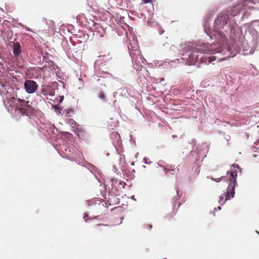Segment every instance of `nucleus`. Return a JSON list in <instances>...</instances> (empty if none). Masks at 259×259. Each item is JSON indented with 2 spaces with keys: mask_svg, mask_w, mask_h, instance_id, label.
Returning a JSON list of instances; mask_svg holds the SVG:
<instances>
[{
  "mask_svg": "<svg viewBox=\"0 0 259 259\" xmlns=\"http://www.w3.org/2000/svg\"><path fill=\"white\" fill-rule=\"evenodd\" d=\"M205 47L204 46L191 48L190 50L183 54L182 59L184 61H186V63L189 65L194 64L199 58V55L197 54L199 52H201L206 55L201 57V62L207 64H209L210 63L209 47L207 46L206 49H204Z\"/></svg>",
  "mask_w": 259,
  "mask_h": 259,
  "instance_id": "nucleus-1",
  "label": "nucleus"
},
{
  "mask_svg": "<svg viewBox=\"0 0 259 259\" xmlns=\"http://www.w3.org/2000/svg\"><path fill=\"white\" fill-rule=\"evenodd\" d=\"M238 169H239L238 165L234 164L232 165L230 170L227 172V178L228 179L229 184L226 192L220 196L219 202L221 205L224 204L226 201L234 196L235 188L237 185Z\"/></svg>",
  "mask_w": 259,
  "mask_h": 259,
  "instance_id": "nucleus-2",
  "label": "nucleus"
},
{
  "mask_svg": "<svg viewBox=\"0 0 259 259\" xmlns=\"http://www.w3.org/2000/svg\"><path fill=\"white\" fill-rule=\"evenodd\" d=\"M254 4V3L251 0H244L232 8L230 15L232 16H236L240 13L242 9L244 10H251L253 8V5Z\"/></svg>",
  "mask_w": 259,
  "mask_h": 259,
  "instance_id": "nucleus-3",
  "label": "nucleus"
},
{
  "mask_svg": "<svg viewBox=\"0 0 259 259\" xmlns=\"http://www.w3.org/2000/svg\"><path fill=\"white\" fill-rule=\"evenodd\" d=\"M29 103V102L28 101L18 98L17 100V107L21 106L22 108L20 109L21 112H23L24 114L27 115L28 113L31 112L32 110V107Z\"/></svg>",
  "mask_w": 259,
  "mask_h": 259,
  "instance_id": "nucleus-4",
  "label": "nucleus"
},
{
  "mask_svg": "<svg viewBox=\"0 0 259 259\" xmlns=\"http://www.w3.org/2000/svg\"><path fill=\"white\" fill-rule=\"evenodd\" d=\"M24 85L26 92L29 94L34 93L38 87L36 82L32 80H26Z\"/></svg>",
  "mask_w": 259,
  "mask_h": 259,
  "instance_id": "nucleus-5",
  "label": "nucleus"
},
{
  "mask_svg": "<svg viewBox=\"0 0 259 259\" xmlns=\"http://www.w3.org/2000/svg\"><path fill=\"white\" fill-rule=\"evenodd\" d=\"M229 19V15L225 14V15L219 16L214 21V27L216 29L223 28L227 23Z\"/></svg>",
  "mask_w": 259,
  "mask_h": 259,
  "instance_id": "nucleus-6",
  "label": "nucleus"
},
{
  "mask_svg": "<svg viewBox=\"0 0 259 259\" xmlns=\"http://www.w3.org/2000/svg\"><path fill=\"white\" fill-rule=\"evenodd\" d=\"M229 19V15L225 14V15L219 16L214 21V27L216 29L223 28L227 23Z\"/></svg>",
  "mask_w": 259,
  "mask_h": 259,
  "instance_id": "nucleus-7",
  "label": "nucleus"
},
{
  "mask_svg": "<svg viewBox=\"0 0 259 259\" xmlns=\"http://www.w3.org/2000/svg\"><path fill=\"white\" fill-rule=\"evenodd\" d=\"M68 122L69 124L72 125V127L74 128V132L78 135L79 137H83L84 136V132L78 124L73 119H70L68 120Z\"/></svg>",
  "mask_w": 259,
  "mask_h": 259,
  "instance_id": "nucleus-8",
  "label": "nucleus"
},
{
  "mask_svg": "<svg viewBox=\"0 0 259 259\" xmlns=\"http://www.w3.org/2000/svg\"><path fill=\"white\" fill-rule=\"evenodd\" d=\"M41 93L45 96H53L55 94V90L53 87L51 85L43 86L41 89Z\"/></svg>",
  "mask_w": 259,
  "mask_h": 259,
  "instance_id": "nucleus-9",
  "label": "nucleus"
},
{
  "mask_svg": "<svg viewBox=\"0 0 259 259\" xmlns=\"http://www.w3.org/2000/svg\"><path fill=\"white\" fill-rule=\"evenodd\" d=\"M222 44L216 45V44H211V54H215L217 53H221L224 51L223 49Z\"/></svg>",
  "mask_w": 259,
  "mask_h": 259,
  "instance_id": "nucleus-10",
  "label": "nucleus"
},
{
  "mask_svg": "<svg viewBox=\"0 0 259 259\" xmlns=\"http://www.w3.org/2000/svg\"><path fill=\"white\" fill-rule=\"evenodd\" d=\"M21 53V46L19 42H16L13 44V53L15 57H18Z\"/></svg>",
  "mask_w": 259,
  "mask_h": 259,
  "instance_id": "nucleus-11",
  "label": "nucleus"
},
{
  "mask_svg": "<svg viewBox=\"0 0 259 259\" xmlns=\"http://www.w3.org/2000/svg\"><path fill=\"white\" fill-rule=\"evenodd\" d=\"M208 18H207V20H205V21L204 24V30L205 32L207 33L208 36H210V30L209 28V24L208 23Z\"/></svg>",
  "mask_w": 259,
  "mask_h": 259,
  "instance_id": "nucleus-12",
  "label": "nucleus"
},
{
  "mask_svg": "<svg viewBox=\"0 0 259 259\" xmlns=\"http://www.w3.org/2000/svg\"><path fill=\"white\" fill-rule=\"evenodd\" d=\"M18 98L17 97H10L8 99V103H10L11 105H14V106L17 107V100Z\"/></svg>",
  "mask_w": 259,
  "mask_h": 259,
  "instance_id": "nucleus-13",
  "label": "nucleus"
},
{
  "mask_svg": "<svg viewBox=\"0 0 259 259\" xmlns=\"http://www.w3.org/2000/svg\"><path fill=\"white\" fill-rule=\"evenodd\" d=\"M223 176L221 175H217L214 172V176H211V180L215 181L216 182H219L221 181Z\"/></svg>",
  "mask_w": 259,
  "mask_h": 259,
  "instance_id": "nucleus-14",
  "label": "nucleus"
},
{
  "mask_svg": "<svg viewBox=\"0 0 259 259\" xmlns=\"http://www.w3.org/2000/svg\"><path fill=\"white\" fill-rule=\"evenodd\" d=\"M99 97L101 100H105L106 99L105 94L102 91L100 92Z\"/></svg>",
  "mask_w": 259,
  "mask_h": 259,
  "instance_id": "nucleus-15",
  "label": "nucleus"
},
{
  "mask_svg": "<svg viewBox=\"0 0 259 259\" xmlns=\"http://www.w3.org/2000/svg\"><path fill=\"white\" fill-rule=\"evenodd\" d=\"M73 110L72 109V108H68V109H67L66 110V114L68 116H70L71 115L70 114L71 113H73Z\"/></svg>",
  "mask_w": 259,
  "mask_h": 259,
  "instance_id": "nucleus-16",
  "label": "nucleus"
},
{
  "mask_svg": "<svg viewBox=\"0 0 259 259\" xmlns=\"http://www.w3.org/2000/svg\"><path fill=\"white\" fill-rule=\"evenodd\" d=\"M52 107L56 110L60 109V108L57 105H53Z\"/></svg>",
  "mask_w": 259,
  "mask_h": 259,
  "instance_id": "nucleus-17",
  "label": "nucleus"
},
{
  "mask_svg": "<svg viewBox=\"0 0 259 259\" xmlns=\"http://www.w3.org/2000/svg\"><path fill=\"white\" fill-rule=\"evenodd\" d=\"M152 0H142L144 4H147L151 2Z\"/></svg>",
  "mask_w": 259,
  "mask_h": 259,
  "instance_id": "nucleus-18",
  "label": "nucleus"
},
{
  "mask_svg": "<svg viewBox=\"0 0 259 259\" xmlns=\"http://www.w3.org/2000/svg\"><path fill=\"white\" fill-rule=\"evenodd\" d=\"M98 226H104V227H107L108 226L107 225H104V224H99L97 225Z\"/></svg>",
  "mask_w": 259,
  "mask_h": 259,
  "instance_id": "nucleus-19",
  "label": "nucleus"
},
{
  "mask_svg": "<svg viewBox=\"0 0 259 259\" xmlns=\"http://www.w3.org/2000/svg\"><path fill=\"white\" fill-rule=\"evenodd\" d=\"M215 60V57H213V56H211V62L214 61Z\"/></svg>",
  "mask_w": 259,
  "mask_h": 259,
  "instance_id": "nucleus-20",
  "label": "nucleus"
},
{
  "mask_svg": "<svg viewBox=\"0 0 259 259\" xmlns=\"http://www.w3.org/2000/svg\"><path fill=\"white\" fill-rule=\"evenodd\" d=\"M144 160L145 162L146 163H148V161H147V158H144Z\"/></svg>",
  "mask_w": 259,
  "mask_h": 259,
  "instance_id": "nucleus-21",
  "label": "nucleus"
},
{
  "mask_svg": "<svg viewBox=\"0 0 259 259\" xmlns=\"http://www.w3.org/2000/svg\"><path fill=\"white\" fill-rule=\"evenodd\" d=\"M148 227L150 228V229H151L152 228V226L151 225H148Z\"/></svg>",
  "mask_w": 259,
  "mask_h": 259,
  "instance_id": "nucleus-22",
  "label": "nucleus"
},
{
  "mask_svg": "<svg viewBox=\"0 0 259 259\" xmlns=\"http://www.w3.org/2000/svg\"><path fill=\"white\" fill-rule=\"evenodd\" d=\"M222 38H223L222 41L224 42L225 41V39L224 38V37H223Z\"/></svg>",
  "mask_w": 259,
  "mask_h": 259,
  "instance_id": "nucleus-23",
  "label": "nucleus"
}]
</instances>
